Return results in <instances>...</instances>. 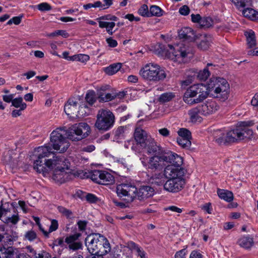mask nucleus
<instances>
[{"instance_id":"e2e57ef3","label":"nucleus","mask_w":258,"mask_h":258,"mask_svg":"<svg viewBox=\"0 0 258 258\" xmlns=\"http://www.w3.org/2000/svg\"><path fill=\"white\" fill-rule=\"evenodd\" d=\"M95 149V147L93 145H88L82 148L81 151L85 152H91Z\"/></svg>"},{"instance_id":"423d86ee","label":"nucleus","mask_w":258,"mask_h":258,"mask_svg":"<svg viewBox=\"0 0 258 258\" xmlns=\"http://www.w3.org/2000/svg\"><path fill=\"white\" fill-rule=\"evenodd\" d=\"M209 95L208 82L206 85L196 84L187 88L183 96V101L188 104L193 105L202 102Z\"/></svg>"},{"instance_id":"20e7f679","label":"nucleus","mask_w":258,"mask_h":258,"mask_svg":"<svg viewBox=\"0 0 258 258\" xmlns=\"http://www.w3.org/2000/svg\"><path fill=\"white\" fill-rule=\"evenodd\" d=\"M184 174L183 169H173L172 166H166L163 174L167 180L164 184V189L172 193L181 190L185 184Z\"/></svg>"},{"instance_id":"7c9ffc66","label":"nucleus","mask_w":258,"mask_h":258,"mask_svg":"<svg viewBox=\"0 0 258 258\" xmlns=\"http://www.w3.org/2000/svg\"><path fill=\"white\" fill-rule=\"evenodd\" d=\"M212 66L213 64L211 63H207L206 67L199 72L197 76L198 78L201 81H206L210 75L208 67Z\"/></svg>"},{"instance_id":"680f3d73","label":"nucleus","mask_w":258,"mask_h":258,"mask_svg":"<svg viewBox=\"0 0 258 258\" xmlns=\"http://www.w3.org/2000/svg\"><path fill=\"white\" fill-rule=\"evenodd\" d=\"M108 46L111 47H115L117 45V42L116 40L112 39L111 37H109L106 40Z\"/></svg>"},{"instance_id":"a19ab883","label":"nucleus","mask_w":258,"mask_h":258,"mask_svg":"<svg viewBox=\"0 0 258 258\" xmlns=\"http://www.w3.org/2000/svg\"><path fill=\"white\" fill-rule=\"evenodd\" d=\"M24 238L29 241H33L37 238V236L36 233L34 230H30L25 233Z\"/></svg>"},{"instance_id":"603ef678","label":"nucleus","mask_w":258,"mask_h":258,"mask_svg":"<svg viewBox=\"0 0 258 258\" xmlns=\"http://www.w3.org/2000/svg\"><path fill=\"white\" fill-rule=\"evenodd\" d=\"M22 17V16L14 17L7 22V25H10L13 23L15 24V25H19L21 22Z\"/></svg>"},{"instance_id":"c85d7f7f","label":"nucleus","mask_w":258,"mask_h":258,"mask_svg":"<svg viewBox=\"0 0 258 258\" xmlns=\"http://www.w3.org/2000/svg\"><path fill=\"white\" fill-rule=\"evenodd\" d=\"M242 14L245 17H247L251 20H258V12L251 8L244 9Z\"/></svg>"},{"instance_id":"c756f323","label":"nucleus","mask_w":258,"mask_h":258,"mask_svg":"<svg viewBox=\"0 0 258 258\" xmlns=\"http://www.w3.org/2000/svg\"><path fill=\"white\" fill-rule=\"evenodd\" d=\"M122 64L121 63H115L110 64L104 69V71L107 75H112L116 73L121 68Z\"/></svg>"},{"instance_id":"1a4fd4ad","label":"nucleus","mask_w":258,"mask_h":258,"mask_svg":"<svg viewBox=\"0 0 258 258\" xmlns=\"http://www.w3.org/2000/svg\"><path fill=\"white\" fill-rule=\"evenodd\" d=\"M140 74L144 79L156 82L164 80L167 76L164 69L153 63L146 64L140 71Z\"/></svg>"},{"instance_id":"bb28decb","label":"nucleus","mask_w":258,"mask_h":258,"mask_svg":"<svg viewBox=\"0 0 258 258\" xmlns=\"http://www.w3.org/2000/svg\"><path fill=\"white\" fill-rule=\"evenodd\" d=\"M238 243L241 247L248 249L253 245V239L250 236H243L238 240Z\"/></svg>"},{"instance_id":"473e14b6","label":"nucleus","mask_w":258,"mask_h":258,"mask_svg":"<svg viewBox=\"0 0 258 258\" xmlns=\"http://www.w3.org/2000/svg\"><path fill=\"white\" fill-rule=\"evenodd\" d=\"M12 106L17 108H21V110H25L26 108L27 104L23 101L22 97H20L13 99Z\"/></svg>"},{"instance_id":"49530a36","label":"nucleus","mask_w":258,"mask_h":258,"mask_svg":"<svg viewBox=\"0 0 258 258\" xmlns=\"http://www.w3.org/2000/svg\"><path fill=\"white\" fill-rule=\"evenodd\" d=\"M58 210L59 211L67 218H72L73 217V213L71 210L63 207H59Z\"/></svg>"},{"instance_id":"37998d69","label":"nucleus","mask_w":258,"mask_h":258,"mask_svg":"<svg viewBox=\"0 0 258 258\" xmlns=\"http://www.w3.org/2000/svg\"><path fill=\"white\" fill-rule=\"evenodd\" d=\"M116 97V95H114V94H112L110 93H105L104 94H101L100 98V101L102 102H108L113 100Z\"/></svg>"},{"instance_id":"ddd939ff","label":"nucleus","mask_w":258,"mask_h":258,"mask_svg":"<svg viewBox=\"0 0 258 258\" xmlns=\"http://www.w3.org/2000/svg\"><path fill=\"white\" fill-rule=\"evenodd\" d=\"M82 234L80 232H76L73 234H70L66 236L64 242L67 244L68 248L71 250L76 251L82 249L83 244L79 240Z\"/></svg>"},{"instance_id":"79ce46f5","label":"nucleus","mask_w":258,"mask_h":258,"mask_svg":"<svg viewBox=\"0 0 258 258\" xmlns=\"http://www.w3.org/2000/svg\"><path fill=\"white\" fill-rule=\"evenodd\" d=\"M138 13L142 16L150 17V11L148 10L147 5L144 4L142 5L138 10Z\"/></svg>"},{"instance_id":"f8f14e48","label":"nucleus","mask_w":258,"mask_h":258,"mask_svg":"<svg viewBox=\"0 0 258 258\" xmlns=\"http://www.w3.org/2000/svg\"><path fill=\"white\" fill-rule=\"evenodd\" d=\"M165 162L164 154L151 157L150 158L147 163L144 161H142L143 165L146 167V168L151 169L152 171L161 170L165 165Z\"/></svg>"},{"instance_id":"ea45409f","label":"nucleus","mask_w":258,"mask_h":258,"mask_svg":"<svg viewBox=\"0 0 258 258\" xmlns=\"http://www.w3.org/2000/svg\"><path fill=\"white\" fill-rule=\"evenodd\" d=\"M179 137L178 138L191 139V133L186 128H181L178 131Z\"/></svg>"},{"instance_id":"4be33fe9","label":"nucleus","mask_w":258,"mask_h":258,"mask_svg":"<svg viewBox=\"0 0 258 258\" xmlns=\"http://www.w3.org/2000/svg\"><path fill=\"white\" fill-rule=\"evenodd\" d=\"M188 114L192 122H201L202 120L201 115H203V111L199 105L189 110Z\"/></svg>"},{"instance_id":"f257e3e1","label":"nucleus","mask_w":258,"mask_h":258,"mask_svg":"<svg viewBox=\"0 0 258 258\" xmlns=\"http://www.w3.org/2000/svg\"><path fill=\"white\" fill-rule=\"evenodd\" d=\"M52 149L50 146L38 147L35 150L37 159L34 162V169L39 173H45L47 169L55 168L52 175V179L55 182L61 184L66 182L69 174L65 169H69V162L63 156H53L52 159L47 160L53 153Z\"/></svg>"},{"instance_id":"69168bd1","label":"nucleus","mask_w":258,"mask_h":258,"mask_svg":"<svg viewBox=\"0 0 258 258\" xmlns=\"http://www.w3.org/2000/svg\"><path fill=\"white\" fill-rule=\"evenodd\" d=\"M26 249L27 250V251L29 252L30 254V256L31 257L32 256L36 257L37 255V253L36 251L34 249V248L31 246H27L26 247Z\"/></svg>"},{"instance_id":"0eeeda50","label":"nucleus","mask_w":258,"mask_h":258,"mask_svg":"<svg viewBox=\"0 0 258 258\" xmlns=\"http://www.w3.org/2000/svg\"><path fill=\"white\" fill-rule=\"evenodd\" d=\"M246 130L241 127H235L227 132L221 130L214 132V140L218 145H228L238 141L243 140Z\"/></svg>"},{"instance_id":"6ab92c4d","label":"nucleus","mask_w":258,"mask_h":258,"mask_svg":"<svg viewBox=\"0 0 258 258\" xmlns=\"http://www.w3.org/2000/svg\"><path fill=\"white\" fill-rule=\"evenodd\" d=\"M150 140L146 147L143 148L147 150L148 154L154 155V156L163 155V150L162 148L157 145L153 138Z\"/></svg>"},{"instance_id":"4468645a","label":"nucleus","mask_w":258,"mask_h":258,"mask_svg":"<svg viewBox=\"0 0 258 258\" xmlns=\"http://www.w3.org/2000/svg\"><path fill=\"white\" fill-rule=\"evenodd\" d=\"M134 137L137 144L142 148L145 147L148 141L152 139V137L148 135L145 130L140 127L136 128Z\"/></svg>"},{"instance_id":"338daca9","label":"nucleus","mask_w":258,"mask_h":258,"mask_svg":"<svg viewBox=\"0 0 258 258\" xmlns=\"http://www.w3.org/2000/svg\"><path fill=\"white\" fill-rule=\"evenodd\" d=\"M109 88V86L106 85L101 87L99 89L97 90V94L98 98H100V95L104 94L105 91Z\"/></svg>"},{"instance_id":"8fccbe9b","label":"nucleus","mask_w":258,"mask_h":258,"mask_svg":"<svg viewBox=\"0 0 258 258\" xmlns=\"http://www.w3.org/2000/svg\"><path fill=\"white\" fill-rule=\"evenodd\" d=\"M97 20L98 21H100L101 20L117 21L118 20V18L114 15L108 14V15H106L101 16V17L97 18Z\"/></svg>"},{"instance_id":"dca6fc26","label":"nucleus","mask_w":258,"mask_h":258,"mask_svg":"<svg viewBox=\"0 0 258 258\" xmlns=\"http://www.w3.org/2000/svg\"><path fill=\"white\" fill-rule=\"evenodd\" d=\"M166 163H170L167 166H172L173 169H183L181 167L183 163L182 158L176 153L170 152L164 154Z\"/></svg>"},{"instance_id":"a211bd4d","label":"nucleus","mask_w":258,"mask_h":258,"mask_svg":"<svg viewBox=\"0 0 258 258\" xmlns=\"http://www.w3.org/2000/svg\"><path fill=\"white\" fill-rule=\"evenodd\" d=\"M20 252L13 246H0V258H19Z\"/></svg>"},{"instance_id":"9b49d317","label":"nucleus","mask_w":258,"mask_h":258,"mask_svg":"<svg viewBox=\"0 0 258 258\" xmlns=\"http://www.w3.org/2000/svg\"><path fill=\"white\" fill-rule=\"evenodd\" d=\"M90 178L96 183L103 185H112L115 182L114 176L106 171L94 170L90 173Z\"/></svg>"},{"instance_id":"c03bdc74","label":"nucleus","mask_w":258,"mask_h":258,"mask_svg":"<svg viewBox=\"0 0 258 258\" xmlns=\"http://www.w3.org/2000/svg\"><path fill=\"white\" fill-rule=\"evenodd\" d=\"M253 124L254 123L252 121H242L239 123V126H236V127H241L242 128H244V127L246 126H252ZM244 129L246 131V133L248 134L251 135L252 134V131L251 130H246L245 128Z\"/></svg>"},{"instance_id":"0e129e2a","label":"nucleus","mask_w":258,"mask_h":258,"mask_svg":"<svg viewBox=\"0 0 258 258\" xmlns=\"http://www.w3.org/2000/svg\"><path fill=\"white\" fill-rule=\"evenodd\" d=\"M191 21L194 23H197L200 24L202 17L199 14H191Z\"/></svg>"},{"instance_id":"09e8293b","label":"nucleus","mask_w":258,"mask_h":258,"mask_svg":"<svg viewBox=\"0 0 258 258\" xmlns=\"http://www.w3.org/2000/svg\"><path fill=\"white\" fill-rule=\"evenodd\" d=\"M38 9L42 12L48 11L51 10L52 8L50 5L47 3H42L37 6Z\"/></svg>"},{"instance_id":"6e6552de","label":"nucleus","mask_w":258,"mask_h":258,"mask_svg":"<svg viewBox=\"0 0 258 258\" xmlns=\"http://www.w3.org/2000/svg\"><path fill=\"white\" fill-rule=\"evenodd\" d=\"M209 95L221 101L227 100L229 94V85L222 78H211L208 81Z\"/></svg>"},{"instance_id":"2f4dec72","label":"nucleus","mask_w":258,"mask_h":258,"mask_svg":"<svg viewBox=\"0 0 258 258\" xmlns=\"http://www.w3.org/2000/svg\"><path fill=\"white\" fill-rule=\"evenodd\" d=\"M85 100L90 106H92L96 101V96L95 91L93 90H89L86 94Z\"/></svg>"},{"instance_id":"b1692460","label":"nucleus","mask_w":258,"mask_h":258,"mask_svg":"<svg viewBox=\"0 0 258 258\" xmlns=\"http://www.w3.org/2000/svg\"><path fill=\"white\" fill-rule=\"evenodd\" d=\"M98 22L99 27L101 28H105L107 32L110 35H112L117 30V28L113 30V29L115 26V23L114 22H108L99 21Z\"/></svg>"},{"instance_id":"72a5a7b5","label":"nucleus","mask_w":258,"mask_h":258,"mask_svg":"<svg viewBox=\"0 0 258 258\" xmlns=\"http://www.w3.org/2000/svg\"><path fill=\"white\" fill-rule=\"evenodd\" d=\"M163 10L157 6L153 5L150 7V15H151V17H161L163 15Z\"/></svg>"},{"instance_id":"774afa93","label":"nucleus","mask_w":258,"mask_h":258,"mask_svg":"<svg viewBox=\"0 0 258 258\" xmlns=\"http://www.w3.org/2000/svg\"><path fill=\"white\" fill-rule=\"evenodd\" d=\"M87 223V222L86 221H82V220L79 221L77 223L79 229L81 231L85 230L86 229Z\"/></svg>"},{"instance_id":"6e6d98bb","label":"nucleus","mask_w":258,"mask_h":258,"mask_svg":"<svg viewBox=\"0 0 258 258\" xmlns=\"http://www.w3.org/2000/svg\"><path fill=\"white\" fill-rule=\"evenodd\" d=\"M90 57L88 55L84 54H77V60L81 62H86L89 60Z\"/></svg>"},{"instance_id":"cd10ccee","label":"nucleus","mask_w":258,"mask_h":258,"mask_svg":"<svg viewBox=\"0 0 258 258\" xmlns=\"http://www.w3.org/2000/svg\"><path fill=\"white\" fill-rule=\"evenodd\" d=\"M8 211L6 213H4V214L1 217H2V221L6 224H12L13 225L16 224L20 220L18 214H14L12 216L9 215V216H6Z\"/></svg>"},{"instance_id":"e433bc0d","label":"nucleus","mask_w":258,"mask_h":258,"mask_svg":"<svg viewBox=\"0 0 258 258\" xmlns=\"http://www.w3.org/2000/svg\"><path fill=\"white\" fill-rule=\"evenodd\" d=\"M126 128V126H120L113 131V133L116 139H120L123 136L124 132Z\"/></svg>"},{"instance_id":"4c0bfd02","label":"nucleus","mask_w":258,"mask_h":258,"mask_svg":"<svg viewBox=\"0 0 258 258\" xmlns=\"http://www.w3.org/2000/svg\"><path fill=\"white\" fill-rule=\"evenodd\" d=\"M174 96L172 93H164L160 95L159 101L161 103L167 102L170 101Z\"/></svg>"},{"instance_id":"412c9836","label":"nucleus","mask_w":258,"mask_h":258,"mask_svg":"<svg viewBox=\"0 0 258 258\" xmlns=\"http://www.w3.org/2000/svg\"><path fill=\"white\" fill-rule=\"evenodd\" d=\"M78 101L75 98H70L64 106V111L68 115L74 114L77 111Z\"/></svg>"},{"instance_id":"4d7b16f0","label":"nucleus","mask_w":258,"mask_h":258,"mask_svg":"<svg viewBox=\"0 0 258 258\" xmlns=\"http://www.w3.org/2000/svg\"><path fill=\"white\" fill-rule=\"evenodd\" d=\"M189 9L188 6L184 5L182 6L179 10V13L183 16H186L189 13Z\"/></svg>"},{"instance_id":"2eb2a0df","label":"nucleus","mask_w":258,"mask_h":258,"mask_svg":"<svg viewBox=\"0 0 258 258\" xmlns=\"http://www.w3.org/2000/svg\"><path fill=\"white\" fill-rule=\"evenodd\" d=\"M183 45L182 43H181L180 44V46L176 45L175 47L171 44H168L167 46L170 51V53H172L174 56L175 61H178L179 62H183V59L188 53L185 47H181Z\"/></svg>"},{"instance_id":"bf43d9fd","label":"nucleus","mask_w":258,"mask_h":258,"mask_svg":"<svg viewBox=\"0 0 258 258\" xmlns=\"http://www.w3.org/2000/svg\"><path fill=\"white\" fill-rule=\"evenodd\" d=\"M115 162L120 164V166L123 167L124 168H126L127 169H128V164L127 163L126 161L124 159L117 158L116 159V160H115Z\"/></svg>"},{"instance_id":"3c124183","label":"nucleus","mask_w":258,"mask_h":258,"mask_svg":"<svg viewBox=\"0 0 258 258\" xmlns=\"http://www.w3.org/2000/svg\"><path fill=\"white\" fill-rule=\"evenodd\" d=\"M58 227V222L55 219H52L51 221V224L49 228V231L48 232H52L56 230Z\"/></svg>"},{"instance_id":"393cba45","label":"nucleus","mask_w":258,"mask_h":258,"mask_svg":"<svg viewBox=\"0 0 258 258\" xmlns=\"http://www.w3.org/2000/svg\"><path fill=\"white\" fill-rule=\"evenodd\" d=\"M244 35L246 38L248 46L252 48L256 46V39L255 33L252 30H249L244 32Z\"/></svg>"},{"instance_id":"5fc2aeb1","label":"nucleus","mask_w":258,"mask_h":258,"mask_svg":"<svg viewBox=\"0 0 258 258\" xmlns=\"http://www.w3.org/2000/svg\"><path fill=\"white\" fill-rule=\"evenodd\" d=\"M187 250L186 248H183L177 251L175 255L174 258H185Z\"/></svg>"},{"instance_id":"13d9d810","label":"nucleus","mask_w":258,"mask_h":258,"mask_svg":"<svg viewBox=\"0 0 258 258\" xmlns=\"http://www.w3.org/2000/svg\"><path fill=\"white\" fill-rule=\"evenodd\" d=\"M189 258H203V255L199 250H192L189 255Z\"/></svg>"},{"instance_id":"f3484780","label":"nucleus","mask_w":258,"mask_h":258,"mask_svg":"<svg viewBox=\"0 0 258 258\" xmlns=\"http://www.w3.org/2000/svg\"><path fill=\"white\" fill-rule=\"evenodd\" d=\"M199 106L203 111V115L205 116L215 113L219 108L217 103L213 100H208Z\"/></svg>"},{"instance_id":"864d4df0","label":"nucleus","mask_w":258,"mask_h":258,"mask_svg":"<svg viewBox=\"0 0 258 258\" xmlns=\"http://www.w3.org/2000/svg\"><path fill=\"white\" fill-rule=\"evenodd\" d=\"M86 199L90 203H95L98 201V198L92 194H88L86 196Z\"/></svg>"},{"instance_id":"7ed1b4c3","label":"nucleus","mask_w":258,"mask_h":258,"mask_svg":"<svg viewBox=\"0 0 258 258\" xmlns=\"http://www.w3.org/2000/svg\"><path fill=\"white\" fill-rule=\"evenodd\" d=\"M117 196L127 202H132L137 198L141 201L152 197L155 194L154 189L149 185L141 186L138 189L133 185L121 184L116 187Z\"/></svg>"},{"instance_id":"aec40b11","label":"nucleus","mask_w":258,"mask_h":258,"mask_svg":"<svg viewBox=\"0 0 258 258\" xmlns=\"http://www.w3.org/2000/svg\"><path fill=\"white\" fill-rule=\"evenodd\" d=\"M178 36L180 39L188 42H193L196 40L195 31L190 27H184L178 32Z\"/></svg>"},{"instance_id":"a878e982","label":"nucleus","mask_w":258,"mask_h":258,"mask_svg":"<svg viewBox=\"0 0 258 258\" xmlns=\"http://www.w3.org/2000/svg\"><path fill=\"white\" fill-rule=\"evenodd\" d=\"M217 194L220 199L227 202H230L233 200V193L228 190L218 189Z\"/></svg>"},{"instance_id":"39448f33","label":"nucleus","mask_w":258,"mask_h":258,"mask_svg":"<svg viewBox=\"0 0 258 258\" xmlns=\"http://www.w3.org/2000/svg\"><path fill=\"white\" fill-rule=\"evenodd\" d=\"M85 242L88 251L91 254H106L111 250L110 243L107 238L98 233L88 235Z\"/></svg>"},{"instance_id":"c9c22d12","label":"nucleus","mask_w":258,"mask_h":258,"mask_svg":"<svg viewBox=\"0 0 258 258\" xmlns=\"http://www.w3.org/2000/svg\"><path fill=\"white\" fill-rule=\"evenodd\" d=\"M235 7L239 10L244 8L249 3V0H229Z\"/></svg>"},{"instance_id":"5701e85b","label":"nucleus","mask_w":258,"mask_h":258,"mask_svg":"<svg viewBox=\"0 0 258 258\" xmlns=\"http://www.w3.org/2000/svg\"><path fill=\"white\" fill-rule=\"evenodd\" d=\"M127 247L132 251H135L137 255L140 258H148L146 252L144 249L133 241H130L127 243Z\"/></svg>"},{"instance_id":"a18cd8bd","label":"nucleus","mask_w":258,"mask_h":258,"mask_svg":"<svg viewBox=\"0 0 258 258\" xmlns=\"http://www.w3.org/2000/svg\"><path fill=\"white\" fill-rule=\"evenodd\" d=\"M103 8V4L100 1H96L94 4L89 3L83 5V8L85 10H87L91 8Z\"/></svg>"},{"instance_id":"58836bf2","label":"nucleus","mask_w":258,"mask_h":258,"mask_svg":"<svg viewBox=\"0 0 258 258\" xmlns=\"http://www.w3.org/2000/svg\"><path fill=\"white\" fill-rule=\"evenodd\" d=\"M177 142L179 145L183 148L188 149L191 145L190 139H184L182 138H177Z\"/></svg>"},{"instance_id":"f03ea898","label":"nucleus","mask_w":258,"mask_h":258,"mask_svg":"<svg viewBox=\"0 0 258 258\" xmlns=\"http://www.w3.org/2000/svg\"><path fill=\"white\" fill-rule=\"evenodd\" d=\"M90 131V127L86 122L75 123L68 128L66 126L58 127L50 134L53 149L63 153L70 146L68 139L72 141H80L88 136Z\"/></svg>"},{"instance_id":"de8ad7c7","label":"nucleus","mask_w":258,"mask_h":258,"mask_svg":"<svg viewBox=\"0 0 258 258\" xmlns=\"http://www.w3.org/2000/svg\"><path fill=\"white\" fill-rule=\"evenodd\" d=\"M210 45V42L207 39L202 40L198 44V47L203 50H207Z\"/></svg>"},{"instance_id":"f704fd0d","label":"nucleus","mask_w":258,"mask_h":258,"mask_svg":"<svg viewBox=\"0 0 258 258\" xmlns=\"http://www.w3.org/2000/svg\"><path fill=\"white\" fill-rule=\"evenodd\" d=\"M213 24L212 19L210 17H202L200 25L201 27L209 28Z\"/></svg>"},{"instance_id":"9d476101","label":"nucleus","mask_w":258,"mask_h":258,"mask_svg":"<svg viewBox=\"0 0 258 258\" xmlns=\"http://www.w3.org/2000/svg\"><path fill=\"white\" fill-rule=\"evenodd\" d=\"M115 123V116L107 109H100L97 113L95 126L99 131L104 132L111 129Z\"/></svg>"},{"instance_id":"052dcab7","label":"nucleus","mask_w":258,"mask_h":258,"mask_svg":"<svg viewBox=\"0 0 258 258\" xmlns=\"http://www.w3.org/2000/svg\"><path fill=\"white\" fill-rule=\"evenodd\" d=\"M33 258H55L51 257V255L46 252V251H42L41 253H38L36 257H34Z\"/></svg>"}]
</instances>
